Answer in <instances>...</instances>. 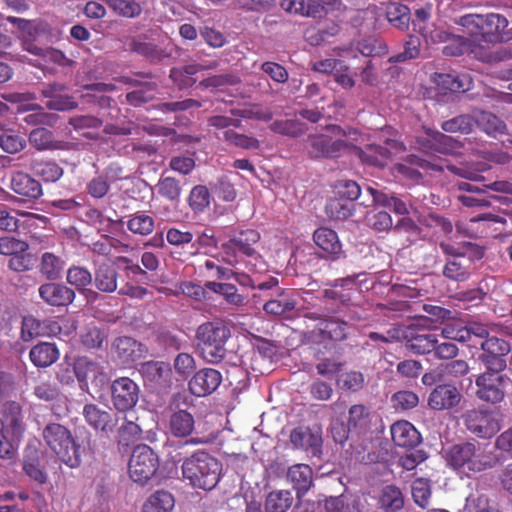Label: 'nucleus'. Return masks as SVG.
I'll list each match as a JSON object with an SVG mask.
<instances>
[{
  "label": "nucleus",
  "instance_id": "nucleus-36",
  "mask_svg": "<svg viewBox=\"0 0 512 512\" xmlns=\"http://www.w3.org/2000/svg\"><path fill=\"white\" fill-rule=\"evenodd\" d=\"M65 267V261L51 252H45L40 257L39 272L50 281L61 278Z\"/></svg>",
  "mask_w": 512,
  "mask_h": 512
},
{
  "label": "nucleus",
  "instance_id": "nucleus-2",
  "mask_svg": "<svg viewBox=\"0 0 512 512\" xmlns=\"http://www.w3.org/2000/svg\"><path fill=\"white\" fill-rule=\"evenodd\" d=\"M447 465L461 476L473 475L492 468L495 459L479 443L465 442L451 446L446 452Z\"/></svg>",
  "mask_w": 512,
  "mask_h": 512
},
{
  "label": "nucleus",
  "instance_id": "nucleus-41",
  "mask_svg": "<svg viewBox=\"0 0 512 512\" xmlns=\"http://www.w3.org/2000/svg\"><path fill=\"white\" fill-rule=\"evenodd\" d=\"M1 413L8 422L14 436H21L25 430L22 408L16 401H6L2 405Z\"/></svg>",
  "mask_w": 512,
  "mask_h": 512
},
{
  "label": "nucleus",
  "instance_id": "nucleus-55",
  "mask_svg": "<svg viewBox=\"0 0 512 512\" xmlns=\"http://www.w3.org/2000/svg\"><path fill=\"white\" fill-rule=\"evenodd\" d=\"M435 334H418L410 338L406 346L407 348L416 354H426L433 352L436 343Z\"/></svg>",
  "mask_w": 512,
  "mask_h": 512
},
{
  "label": "nucleus",
  "instance_id": "nucleus-25",
  "mask_svg": "<svg viewBox=\"0 0 512 512\" xmlns=\"http://www.w3.org/2000/svg\"><path fill=\"white\" fill-rule=\"evenodd\" d=\"M297 304L298 299L294 290L278 288L276 295L263 305V310L267 314L280 316L293 311Z\"/></svg>",
  "mask_w": 512,
  "mask_h": 512
},
{
  "label": "nucleus",
  "instance_id": "nucleus-29",
  "mask_svg": "<svg viewBox=\"0 0 512 512\" xmlns=\"http://www.w3.org/2000/svg\"><path fill=\"white\" fill-rule=\"evenodd\" d=\"M391 436L395 445L403 448H412L421 441L420 433L408 421H397L391 426Z\"/></svg>",
  "mask_w": 512,
  "mask_h": 512
},
{
  "label": "nucleus",
  "instance_id": "nucleus-33",
  "mask_svg": "<svg viewBox=\"0 0 512 512\" xmlns=\"http://www.w3.org/2000/svg\"><path fill=\"white\" fill-rule=\"evenodd\" d=\"M378 506L385 512H398L404 507V495L395 485L384 486L378 495Z\"/></svg>",
  "mask_w": 512,
  "mask_h": 512
},
{
  "label": "nucleus",
  "instance_id": "nucleus-39",
  "mask_svg": "<svg viewBox=\"0 0 512 512\" xmlns=\"http://www.w3.org/2000/svg\"><path fill=\"white\" fill-rule=\"evenodd\" d=\"M174 505L175 500L170 492L158 490L145 500L142 512H171Z\"/></svg>",
  "mask_w": 512,
  "mask_h": 512
},
{
  "label": "nucleus",
  "instance_id": "nucleus-56",
  "mask_svg": "<svg viewBox=\"0 0 512 512\" xmlns=\"http://www.w3.org/2000/svg\"><path fill=\"white\" fill-rule=\"evenodd\" d=\"M388 21L399 29H404L409 23V9L400 3H390L386 9Z\"/></svg>",
  "mask_w": 512,
  "mask_h": 512
},
{
  "label": "nucleus",
  "instance_id": "nucleus-27",
  "mask_svg": "<svg viewBox=\"0 0 512 512\" xmlns=\"http://www.w3.org/2000/svg\"><path fill=\"white\" fill-rule=\"evenodd\" d=\"M313 240L331 259L336 260L343 255L342 245L334 230L320 227L314 232Z\"/></svg>",
  "mask_w": 512,
  "mask_h": 512
},
{
  "label": "nucleus",
  "instance_id": "nucleus-46",
  "mask_svg": "<svg viewBox=\"0 0 512 512\" xmlns=\"http://www.w3.org/2000/svg\"><path fill=\"white\" fill-rule=\"evenodd\" d=\"M154 227L153 217L141 211L130 215L127 221L128 230L135 235L147 236L153 232Z\"/></svg>",
  "mask_w": 512,
  "mask_h": 512
},
{
  "label": "nucleus",
  "instance_id": "nucleus-12",
  "mask_svg": "<svg viewBox=\"0 0 512 512\" xmlns=\"http://www.w3.org/2000/svg\"><path fill=\"white\" fill-rule=\"evenodd\" d=\"M480 347L482 353L478 356V360L483 364L484 368L490 370H505L507 362L505 356L510 352V344L496 336H488L481 341Z\"/></svg>",
  "mask_w": 512,
  "mask_h": 512
},
{
  "label": "nucleus",
  "instance_id": "nucleus-3",
  "mask_svg": "<svg viewBox=\"0 0 512 512\" xmlns=\"http://www.w3.org/2000/svg\"><path fill=\"white\" fill-rule=\"evenodd\" d=\"M357 132H348L337 125L328 126L323 133L311 134L305 144V151L311 158H337L349 150L356 141Z\"/></svg>",
  "mask_w": 512,
  "mask_h": 512
},
{
  "label": "nucleus",
  "instance_id": "nucleus-43",
  "mask_svg": "<svg viewBox=\"0 0 512 512\" xmlns=\"http://www.w3.org/2000/svg\"><path fill=\"white\" fill-rule=\"evenodd\" d=\"M194 428L193 416L185 410L174 412L169 420V430L176 437H186Z\"/></svg>",
  "mask_w": 512,
  "mask_h": 512
},
{
  "label": "nucleus",
  "instance_id": "nucleus-45",
  "mask_svg": "<svg viewBox=\"0 0 512 512\" xmlns=\"http://www.w3.org/2000/svg\"><path fill=\"white\" fill-rule=\"evenodd\" d=\"M27 52L42 58L46 63H53L63 67L70 66L72 63L61 50L52 47L43 48L28 43Z\"/></svg>",
  "mask_w": 512,
  "mask_h": 512
},
{
  "label": "nucleus",
  "instance_id": "nucleus-58",
  "mask_svg": "<svg viewBox=\"0 0 512 512\" xmlns=\"http://www.w3.org/2000/svg\"><path fill=\"white\" fill-rule=\"evenodd\" d=\"M232 114L246 119H255L259 121H269L272 119L273 114L268 109L260 104L245 106L243 108L233 109Z\"/></svg>",
  "mask_w": 512,
  "mask_h": 512
},
{
  "label": "nucleus",
  "instance_id": "nucleus-18",
  "mask_svg": "<svg viewBox=\"0 0 512 512\" xmlns=\"http://www.w3.org/2000/svg\"><path fill=\"white\" fill-rule=\"evenodd\" d=\"M386 146L372 144L365 151H361L359 156L364 163L375 167H384L392 154L401 152L405 149L401 142L387 139Z\"/></svg>",
  "mask_w": 512,
  "mask_h": 512
},
{
  "label": "nucleus",
  "instance_id": "nucleus-11",
  "mask_svg": "<svg viewBox=\"0 0 512 512\" xmlns=\"http://www.w3.org/2000/svg\"><path fill=\"white\" fill-rule=\"evenodd\" d=\"M158 467V456L148 445H138L133 449L128 471L134 482L146 483L156 473Z\"/></svg>",
  "mask_w": 512,
  "mask_h": 512
},
{
  "label": "nucleus",
  "instance_id": "nucleus-17",
  "mask_svg": "<svg viewBox=\"0 0 512 512\" xmlns=\"http://www.w3.org/2000/svg\"><path fill=\"white\" fill-rule=\"evenodd\" d=\"M462 395L452 384H439L428 397V406L437 411L450 410L461 402Z\"/></svg>",
  "mask_w": 512,
  "mask_h": 512
},
{
  "label": "nucleus",
  "instance_id": "nucleus-26",
  "mask_svg": "<svg viewBox=\"0 0 512 512\" xmlns=\"http://www.w3.org/2000/svg\"><path fill=\"white\" fill-rule=\"evenodd\" d=\"M117 279L118 273L112 264L106 261L95 263L92 282L96 289L103 293H112L117 290Z\"/></svg>",
  "mask_w": 512,
  "mask_h": 512
},
{
  "label": "nucleus",
  "instance_id": "nucleus-15",
  "mask_svg": "<svg viewBox=\"0 0 512 512\" xmlns=\"http://www.w3.org/2000/svg\"><path fill=\"white\" fill-rule=\"evenodd\" d=\"M74 373L77 380L80 382V387L83 390L88 388V381L96 385L102 384L106 380V375L103 366L89 357H79L74 362Z\"/></svg>",
  "mask_w": 512,
  "mask_h": 512
},
{
  "label": "nucleus",
  "instance_id": "nucleus-23",
  "mask_svg": "<svg viewBox=\"0 0 512 512\" xmlns=\"http://www.w3.org/2000/svg\"><path fill=\"white\" fill-rule=\"evenodd\" d=\"M291 444L297 448L317 455L322 446V434L320 429L296 428L290 434Z\"/></svg>",
  "mask_w": 512,
  "mask_h": 512
},
{
  "label": "nucleus",
  "instance_id": "nucleus-44",
  "mask_svg": "<svg viewBox=\"0 0 512 512\" xmlns=\"http://www.w3.org/2000/svg\"><path fill=\"white\" fill-rule=\"evenodd\" d=\"M349 324L339 318L331 317L319 323L320 332L334 341H342L347 338Z\"/></svg>",
  "mask_w": 512,
  "mask_h": 512
},
{
  "label": "nucleus",
  "instance_id": "nucleus-35",
  "mask_svg": "<svg viewBox=\"0 0 512 512\" xmlns=\"http://www.w3.org/2000/svg\"><path fill=\"white\" fill-rule=\"evenodd\" d=\"M32 363L37 367H48L59 358V351L53 343H39L29 353Z\"/></svg>",
  "mask_w": 512,
  "mask_h": 512
},
{
  "label": "nucleus",
  "instance_id": "nucleus-5",
  "mask_svg": "<svg viewBox=\"0 0 512 512\" xmlns=\"http://www.w3.org/2000/svg\"><path fill=\"white\" fill-rule=\"evenodd\" d=\"M230 336V328L222 320L207 321L198 326L195 339L202 358L211 364L221 362L226 356Z\"/></svg>",
  "mask_w": 512,
  "mask_h": 512
},
{
  "label": "nucleus",
  "instance_id": "nucleus-20",
  "mask_svg": "<svg viewBox=\"0 0 512 512\" xmlns=\"http://www.w3.org/2000/svg\"><path fill=\"white\" fill-rule=\"evenodd\" d=\"M38 292L40 298L50 306H68L75 299L74 290L64 284L56 282H48L40 285Z\"/></svg>",
  "mask_w": 512,
  "mask_h": 512
},
{
  "label": "nucleus",
  "instance_id": "nucleus-50",
  "mask_svg": "<svg viewBox=\"0 0 512 512\" xmlns=\"http://www.w3.org/2000/svg\"><path fill=\"white\" fill-rule=\"evenodd\" d=\"M31 169L46 182H56L63 175V169L52 161L35 160L31 164Z\"/></svg>",
  "mask_w": 512,
  "mask_h": 512
},
{
  "label": "nucleus",
  "instance_id": "nucleus-64",
  "mask_svg": "<svg viewBox=\"0 0 512 512\" xmlns=\"http://www.w3.org/2000/svg\"><path fill=\"white\" fill-rule=\"evenodd\" d=\"M210 203V193L206 186H195L189 195V206L194 212H202Z\"/></svg>",
  "mask_w": 512,
  "mask_h": 512
},
{
  "label": "nucleus",
  "instance_id": "nucleus-57",
  "mask_svg": "<svg viewBox=\"0 0 512 512\" xmlns=\"http://www.w3.org/2000/svg\"><path fill=\"white\" fill-rule=\"evenodd\" d=\"M411 493L416 505L421 508L428 507L431 498V485L429 480L424 478L414 480L411 486Z\"/></svg>",
  "mask_w": 512,
  "mask_h": 512
},
{
  "label": "nucleus",
  "instance_id": "nucleus-14",
  "mask_svg": "<svg viewBox=\"0 0 512 512\" xmlns=\"http://www.w3.org/2000/svg\"><path fill=\"white\" fill-rule=\"evenodd\" d=\"M415 166L426 171H442L444 169L443 165L437 162L413 156L409 159V163L396 164L393 168L394 175L399 180L405 181L408 185L418 183L421 179V173Z\"/></svg>",
  "mask_w": 512,
  "mask_h": 512
},
{
  "label": "nucleus",
  "instance_id": "nucleus-10",
  "mask_svg": "<svg viewBox=\"0 0 512 512\" xmlns=\"http://www.w3.org/2000/svg\"><path fill=\"white\" fill-rule=\"evenodd\" d=\"M504 370H490L485 368L475 378L476 397L486 403L497 404L504 400L509 378L502 372Z\"/></svg>",
  "mask_w": 512,
  "mask_h": 512
},
{
  "label": "nucleus",
  "instance_id": "nucleus-60",
  "mask_svg": "<svg viewBox=\"0 0 512 512\" xmlns=\"http://www.w3.org/2000/svg\"><path fill=\"white\" fill-rule=\"evenodd\" d=\"M158 193L171 202H177L181 195L180 182L173 177H165L159 180L156 185Z\"/></svg>",
  "mask_w": 512,
  "mask_h": 512
},
{
  "label": "nucleus",
  "instance_id": "nucleus-37",
  "mask_svg": "<svg viewBox=\"0 0 512 512\" xmlns=\"http://www.w3.org/2000/svg\"><path fill=\"white\" fill-rule=\"evenodd\" d=\"M473 260H476L474 255H472L470 260L469 257L450 258L443 268V275L454 281H466L470 277V266Z\"/></svg>",
  "mask_w": 512,
  "mask_h": 512
},
{
  "label": "nucleus",
  "instance_id": "nucleus-49",
  "mask_svg": "<svg viewBox=\"0 0 512 512\" xmlns=\"http://www.w3.org/2000/svg\"><path fill=\"white\" fill-rule=\"evenodd\" d=\"M326 512H361L359 500L351 495L330 497L325 502Z\"/></svg>",
  "mask_w": 512,
  "mask_h": 512
},
{
  "label": "nucleus",
  "instance_id": "nucleus-8",
  "mask_svg": "<svg viewBox=\"0 0 512 512\" xmlns=\"http://www.w3.org/2000/svg\"><path fill=\"white\" fill-rule=\"evenodd\" d=\"M7 20L15 25L22 33V48L27 51L28 43L33 46L42 44H53L60 39V32L52 28L47 22L42 20H26L23 18L9 16Z\"/></svg>",
  "mask_w": 512,
  "mask_h": 512
},
{
  "label": "nucleus",
  "instance_id": "nucleus-7",
  "mask_svg": "<svg viewBox=\"0 0 512 512\" xmlns=\"http://www.w3.org/2000/svg\"><path fill=\"white\" fill-rule=\"evenodd\" d=\"M456 23L463 26L470 35L481 36L487 42L498 40L500 31L508 25L505 17L494 13L467 14L456 20Z\"/></svg>",
  "mask_w": 512,
  "mask_h": 512
},
{
  "label": "nucleus",
  "instance_id": "nucleus-31",
  "mask_svg": "<svg viewBox=\"0 0 512 512\" xmlns=\"http://www.w3.org/2000/svg\"><path fill=\"white\" fill-rule=\"evenodd\" d=\"M11 189L26 198L36 199L42 195L41 184L24 172H16L11 177Z\"/></svg>",
  "mask_w": 512,
  "mask_h": 512
},
{
  "label": "nucleus",
  "instance_id": "nucleus-9",
  "mask_svg": "<svg viewBox=\"0 0 512 512\" xmlns=\"http://www.w3.org/2000/svg\"><path fill=\"white\" fill-rule=\"evenodd\" d=\"M462 419L466 429L481 439L492 438L502 426L498 413L484 406L467 410Z\"/></svg>",
  "mask_w": 512,
  "mask_h": 512
},
{
  "label": "nucleus",
  "instance_id": "nucleus-40",
  "mask_svg": "<svg viewBox=\"0 0 512 512\" xmlns=\"http://www.w3.org/2000/svg\"><path fill=\"white\" fill-rule=\"evenodd\" d=\"M29 143L38 151L58 150L63 143L54 138L53 133L46 128H35L29 134Z\"/></svg>",
  "mask_w": 512,
  "mask_h": 512
},
{
  "label": "nucleus",
  "instance_id": "nucleus-13",
  "mask_svg": "<svg viewBox=\"0 0 512 512\" xmlns=\"http://www.w3.org/2000/svg\"><path fill=\"white\" fill-rule=\"evenodd\" d=\"M139 386L128 377L115 379L111 385V398L118 412H127L134 408L139 400Z\"/></svg>",
  "mask_w": 512,
  "mask_h": 512
},
{
  "label": "nucleus",
  "instance_id": "nucleus-54",
  "mask_svg": "<svg viewBox=\"0 0 512 512\" xmlns=\"http://www.w3.org/2000/svg\"><path fill=\"white\" fill-rule=\"evenodd\" d=\"M43 336H68L76 329L73 321L68 319L42 321Z\"/></svg>",
  "mask_w": 512,
  "mask_h": 512
},
{
  "label": "nucleus",
  "instance_id": "nucleus-30",
  "mask_svg": "<svg viewBox=\"0 0 512 512\" xmlns=\"http://www.w3.org/2000/svg\"><path fill=\"white\" fill-rule=\"evenodd\" d=\"M42 452L36 446L28 445L24 451L23 470L26 475L39 484L47 481V474L41 466Z\"/></svg>",
  "mask_w": 512,
  "mask_h": 512
},
{
  "label": "nucleus",
  "instance_id": "nucleus-22",
  "mask_svg": "<svg viewBox=\"0 0 512 512\" xmlns=\"http://www.w3.org/2000/svg\"><path fill=\"white\" fill-rule=\"evenodd\" d=\"M286 480L301 499L313 485V471L307 464H294L287 469Z\"/></svg>",
  "mask_w": 512,
  "mask_h": 512
},
{
  "label": "nucleus",
  "instance_id": "nucleus-34",
  "mask_svg": "<svg viewBox=\"0 0 512 512\" xmlns=\"http://www.w3.org/2000/svg\"><path fill=\"white\" fill-rule=\"evenodd\" d=\"M217 67V62H212L207 66L201 64H190L185 66L184 68H173L170 71V78L173 80L175 84L178 85L180 89L188 88L192 86L196 79L194 75L204 69H214Z\"/></svg>",
  "mask_w": 512,
  "mask_h": 512
},
{
  "label": "nucleus",
  "instance_id": "nucleus-47",
  "mask_svg": "<svg viewBox=\"0 0 512 512\" xmlns=\"http://www.w3.org/2000/svg\"><path fill=\"white\" fill-rule=\"evenodd\" d=\"M435 82L442 89L451 92H465L470 89V79L467 75L435 74Z\"/></svg>",
  "mask_w": 512,
  "mask_h": 512
},
{
  "label": "nucleus",
  "instance_id": "nucleus-6",
  "mask_svg": "<svg viewBox=\"0 0 512 512\" xmlns=\"http://www.w3.org/2000/svg\"><path fill=\"white\" fill-rule=\"evenodd\" d=\"M45 444L70 468L81 464L80 446L76 443L71 431L64 425L50 422L42 430Z\"/></svg>",
  "mask_w": 512,
  "mask_h": 512
},
{
  "label": "nucleus",
  "instance_id": "nucleus-32",
  "mask_svg": "<svg viewBox=\"0 0 512 512\" xmlns=\"http://www.w3.org/2000/svg\"><path fill=\"white\" fill-rule=\"evenodd\" d=\"M139 373L150 383L165 385L170 381V365L162 361H147L140 365Z\"/></svg>",
  "mask_w": 512,
  "mask_h": 512
},
{
  "label": "nucleus",
  "instance_id": "nucleus-19",
  "mask_svg": "<svg viewBox=\"0 0 512 512\" xmlns=\"http://www.w3.org/2000/svg\"><path fill=\"white\" fill-rule=\"evenodd\" d=\"M222 382L221 373L213 368L197 371L189 381V389L195 396L202 397L214 392Z\"/></svg>",
  "mask_w": 512,
  "mask_h": 512
},
{
  "label": "nucleus",
  "instance_id": "nucleus-62",
  "mask_svg": "<svg viewBox=\"0 0 512 512\" xmlns=\"http://www.w3.org/2000/svg\"><path fill=\"white\" fill-rule=\"evenodd\" d=\"M429 136L434 142L435 149L443 154L457 153L461 148L458 141L454 140L451 136H447L441 132L433 131Z\"/></svg>",
  "mask_w": 512,
  "mask_h": 512
},
{
  "label": "nucleus",
  "instance_id": "nucleus-51",
  "mask_svg": "<svg viewBox=\"0 0 512 512\" xmlns=\"http://www.w3.org/2000/svg\"><path fill=\"white\" fill-rule=\"evenodd\" d=\"M440 249L442 252L451 258H467L469 257V260L472 258V255H474L475 259H481L484 255V251L472 244L467 243L463 247H455L449 243H440Z\"/></svg>",
  "mask_w": 512,
  "mask_h": 512
},
{
  "label": "nucleus",
  "instance_id": "nucleus-53",
  "mask_svg": "<svg viewBox=\"0 0 512 512\" xmlns=\"http://www.w3.org/2000/svg\"><path fill=\"white\" fill-rule=\"evenodd\" d=\"M353 203L347 202L339 197L331 198L325 206L326 214L334 220H346L353 213Z\"/></svg>",
  "mask_w": 512,
  "mask_h": 512
},
{
  "label": "nucleus",
  "instance_id": "nucleus-28",
  "mask_svg": "<svg viewBox=\"0 0 512 512\" xmlns=\"http://www.w3.org/2000/svg\"><path fill=\"white\" fill-rule=\"evenodd\" d=\"M130 48L132 51L146 57L152 62H158L171 57L175 51V46L170 41L159 46L151 42L133 40Z\"/></svg>",
  "mask_w": 512,
  "mask_h": 512
},
{
  "label": "nucleus",
  "instance_id": "nucleus-42",
  "mask_svg": "<svg viewBox=\"0 0 512 512\" xmlns=\"http://www.w3.org/2000/svg\"><path fill=\"white\" fill-rule=\"evenodd\" d=\"M372 414L364 405H353L349 409L348 426L357 433H365L370 429Z\"/></svg>",
  "mask_w": 512,
  "mask_h": 512
},
{
  "label": "nucleus",
  "instance_id": "nucleus-61",
  "mask_svg": "<svg viewBox=\"0 0 512 512\" xmlns=\"http://www.w3.org/2000/svg\"><path fill=\"white\" fill-rule=\"evenodd\" d=\"M107 4L110 8L113 9L118 15L127 17V18H135L138 17L142 8L140 4L136 3L133 0H106Z\"/></svg>",
  "mask_w": 512,
  "mask_h": 512
},
{
  "label": "nucleus",
  "instance_id": "nucleus-4",
  "mask_svg": "<svg viewBox=\"0 0 512 512\" xmlns=\"http://www.w3.org/2000/svg\"><path fill=\"white\" fill-rule=\"evenodd\" d=\"M181 469L183 478L191 486L211 490L220 480L222 464L209 453L199 450L184 459Z\"/></svg>",
  "mask_w": 512,
  "mask_h": 512
},
{
  "label": "nucleus",
  "instance_id": "nucleus-52",
  "mask_svg": "<svg viewBox=\"0 0 512 512\" xmlns=\"http://www.w3.org/2000/svg\"><path fill=\"white\" fill-rule=\"evenodd\" d=\"M270 129L275 133L285 136L298 137L307 130V126L296 117L293 119L276 120L270 125Z\"/></svg>",
  "mask_w": 512,
  "mask_h": 512
},
{
  "label": "nucleus",
  "instance_id": "nucleus-38",
  "mask_svg": "<svg viewBox=\"0 0 512 512\" xmlns=\"http://www.w3.org/2000/svg\"><path fill=\"white\" fill-rule=\"evenodd\" d=\"M473 121L488 135L496 136L503 134L506 130V124L496 115L488 111H474Z\"/></svg>",
  "mask_w": 512,
  "mask_h": 512
},
{
  "label": "nucleus",
  "instance_id": "nucleus-59",
  "mask_svg": "<svg viewBox=\"0 0 512 512\" xmlns=\"http://www.w3.org/2000/svg\"><path fill=\"white\" fill-rule=\"evenodd\" d=\"M66 280L69 284L75 286L77 289H84L92 283L93 275L85 267L71 266L67 270Z\"/></svg>",
  "mask_w": 512,
  "mask_h": 512
},
{
  "label": "nucleus",
  "instance_id": "nucleus-24",
  "mask_svg": "<svg viewBox=\"0 0 512 512\" xmlns=\"http://www.w3.org/2000/svg\"><path fill=\"white\" fill-rule=\"evenodd\" d=\"M82 414L89 426L104 433L112 432L117 423V419L110 412L95 404H86Z\"/></svg>",
  "mask_w": 512,
  "mask_h": 512
},
{
  "label": "nucleus",
  "instance_id": "nucleus-63",
  "mask_svg": "<svg viewBox=\"0 0 512 512\" xmlns=\"http://www.w3.org/2000/svg\"><path fill=\"white\" fill-rule=\"evenodd\" d=\"M155 96V86L152 83H143L132 92L126 95L127 101L133 106H139L153 99Z\"/></svg>",
  "mask_w": 512,
  "mask_h": 512
},
{
  "label": "nucleus",
  "instance_id": "nucleus-48",
  "mask_svg": "<svg viewBox=\"0 0 512 512\" xmlns=\"http://www.w3.org/2000/svg\"><path fill=\"white\" fill-rule=\"evenodd\" d=\"M293 503L289 490H277L268 494L265 503L266 512H286Z\"/></svg>",
  "mask_w": 512,
  "mask_h": 512
},
{
  "label": "nucleus",
  "instance_id": "nucleus-1",
  "mask_svg": "<svg viewBox=\"0 0 512 512\" xmlns=\"http://www.w3.org/2000/svg\"><path fill=\"white\" fill-rule=\"evenodd\" d=\"M259 240L260 234L253 229L233 235L221 245V261L232 267H244L250 272L266 271L267 264L255 248Z\"/></svg>",
  "mask_w": 512,
  "mask_h": 512
},
{
  "label": "nucleus",
  "instance_id": "nucleus-16",
  "mask_svg": "<svg viewBox=\"0 0 512 512\" xmlns=\"http://www.w3.org/2000/svg\"><path fill=\"white\" fill-rule=\"evenodd\" d=\"M336 0H310L307 4L304 0H274L285 11L302 16L321 18L328 12L329 6H332Z\"/></svg>",
  "mask_w": 512,
  "mask_h": 512
},
{
  "label": "nucleus",
  "instance_id": "nucleus-21",
  "mask_svg": "<svg viewBox=\"0 0 512 512\" xmlns=\"http://www.w3.org/2000/svg\"><path fill=\"white\" fill-rule=\"evenodd\" d=\"M112 351L122 363L127 364L144 357L147 349L131 337L120 336L113 341Z\"/></svg>",
  "mask_w": 512,
  "mask_h": 512
}]
</instances>
